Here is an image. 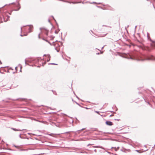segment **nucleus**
<instances>
[{"mask_svg":"<svg viewBox=\"0 0 155 155\" xmlns=\"http://www.w3.org/2000/svg\"><path fill=\"white\" fill-rule=\"evenodd\" d=\"M106 124L107 125L109 126H112L113 124V123L111 122L110 121H107L106 122Z\"/></svg>","mask_w":155,"mask_h":155,"instance_id":"1","label":"nucleus"},{"mask_svg":"<svg viewBox=\"0 0 155 155\" xmlns=\"http://www.w3.org/2000/svg\"><path fill=\"white\" fill-rule=\"evenodd\" d=\"M33 28V26L32 25H30L29 26L28 29L29 30V32H31L32 31Z\"/></svg>","mask_w":155,"mask_h":155,"instance_id":"2","label":"nucleus"},{"mask_svg":"<svg viewBox=\"0 0 155 155\" xmlns=\"http://www.w3.org/2000/svg\"><path fill=\"white\" fill-rule=\"evenodd\" d=\"M151 45L153 47H155V41H153L151 44Z\"/></svg>","mask_w":155,"mask_h":155,"instance_id":"3","label":"nucleus"},{"mask_svg":"<svg viewBox=\"0 0 155 155\" xmlns=\"http://www.w3.org/2000/svg\"><path fill=\"white\" fill-rule=\"evenodd\" d=\"M12 129L13 130L15 131H21V130H20L16 129L14 128H12Z\"/></svg>","mask_w":155,"mask_h":155,"instance_id":"4","label":"nucleus"},{"mask_svg":"<svg viewBox=\"0 0 155 155\" xmlns=\"http://www.w3.org/2000/svg\"><path fill=\"white\" fill-rule=\"evenodd\" d=\"M18 67H19V68H22V67L21 66L19 65H18V66L16 67H15V70H17V68H18Z\"/></svg>","mask_w":155,"mask_h":155,"instance_id":"5","label":"nucleus"},{"mask_svg":"<svg viewBox=\"0 0 155 155\" xmlns=\"http://www.w3.org/2000/svg\"><path fill=\"white\" fill-rule=\"evenodd\" d=\"M17 5L19 7V8H18V10H18L21 7L20 6V5L19 3H18Z\"/></svg>","mask_w":155,"mask_h":155,"instance_id":"6","label":"nucleus"},{"mask_svg":"<svg viewBox=\"0 0 155 155\" xmlns=\"http://www.w3.org/2000/svg\"><path fill=\"white\" fill-rule=\"evenodd\" d=\"M136 151H137V152H138V153H141L142 152H143V151H141V150H137Z\"/></svg>","mask_w":155,"mask_h":155,"instance_id":"7","label":"nucleus"},{"mask_svg":"<svg viewBox=\"0 0 155 155\" xmlns=\"http://www.w3.org/2000/svg\"><path fill=\"white\" fill-rule=\"evenodd\" d=\"M15 147L17 148H20V147L19 146H15Z\"/></svg>","mask_w":155,"mask_h":155,"instance_id":"8","label":"nucleus"},{"mask_svg":"<svg viewBox=\"0 0 155 155\" xmlns=\"http://www.w3.org/2000/svg\"><path fill=\"white\" fill-rule=\"evenodd\" d=\"M146 50H147L148 51H149L150 50L149 49V48L148 47L147 48V49H146Z\"/></svg>","mask_w":155,"mask_h":155,"instance_id":"9","label":"nucleus"},{"mask_svg":"<svg viewBox=\"0 0 155 155\" xmlns=\"http://www.w3.org/2000/svg\"><path fill=\"white\" fill-rule=\"evenodd\" d=\"M38 38H40V34L38 35Z\"/></svg>","mask_w":155,"mask_h":155,"instance_id":"10","label":"nucleus"},{"mask_svg":"<svg viewBox=\"0 0 155 155\" xmlns=\"http://www.w3.org/2000/svg\"><path fill=\"white\" fill-rule=\"evenodd\" d=\"M93 3V4H96V2H93V3Z\"/></svg>","mask_w":155,"mask_h":155,"instance_id":"11","label":"nucleus"},{"mask_svg":"<svg viewBox=\"0 0 155 155\" xmlns=\"http://www.w3.org/2000/svg\"><path fill=\"white\" fill-rule=\"evenodd\" d=\"M96 112H97V113H98V112L96 111Z\"/></svg>","mask_w":155,"mask_h":155,"instance_id":"12","label":"nucleus"},{"mask_svg":"<svg viewBox=\"0 0 155 155\" xmlns=\"http://www.w3.org/2000/svg\"><path fill=\"white\" fill-rule=\"evenodd\" d=\"M112 116V115H110V117H111V116Z\"/></svg>","mask_w":155,"mask_h":155,"instance_id":"13","label":"nucleus"},{"mask_svg":"<svg viewBox=\"0 0 155 155\" xmlns=\"http://www.w3.org/2000/svg\"><path fill=\"white\" fill-rule=\"evenodd\" d=\"M84 130V129H82V130Z\"/></svg>","mask_w":155,"mask_h":155,"instance_id":"14","label":"nucleus"}]
</instances>
